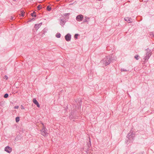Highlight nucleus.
Wrapping results in <instances>:
<instances>
[{
  "instance_id": "f257e3e1",
  "label": "nucleus",
  "mask_w": 154,
  "mask_h": 154,
  "mask_svg": "<svg viewBox=\"0 0 154 154\" xmlns=\"http://www.w3.org/2000/svg\"><path fill=\"white\" fill-rule=\"evenodd\" d=\"M112 56H107L105 57L101 61L105 64L106 66H107L112 62Z\"/></svg>"
},
{
  "instance_id": "f03ea898",
  "label": "nucleus",
  "mask_w": 154,
  "mask_h": 154,
  "mask_svg": "<svg viewBox=\"0 0 154 154\" xmlns=\"http://www.w3.org/2000/svg\"><path fill=\"white\" fill-rule=\"evenodd\" d=\"M69 14V13L65 14H64V16H66L63 19L60 20V24L61 26H63L66 22V20H67L69 19V16H67Z\"/></svg>"
},
{
  "instance_id": "7ed1b4c3",
  "label": "nucleus",
  "mask_w": 154,
  "mask_h": 154,
  "mask_svg": "<svg viewBox=\"0 0 154 154\" xmlns=\"http://www.w3.org/2000/svg\"><path fill=\"white\" fill-rule=\"evenodd\" d=\"M135 132H131L130 131V132L128 134L127 137L128 139L129 140H130L131 141H133L135 137Z\"/></svg>"
},
{
  "instance_id": "20e7f679",
  "label": "nucleus",
  "mask_w": 154,
  "mask_h": 154,
  "mask_svg": "<svg viewBox=\"0 0 154 154\" xmlns=\"http://www.w3.org/2000/svg\"><path fill=\"white\" fill-rule=\"evenodd\" d=\"M41 134L44 136H46L47 134H48L47 131V129L45 127L43 126L41 130Z\"/></svg>"
},
{
  "instance_id": "39448f33",
  "label": "nucleus",
  "mask_w": 154,
  "mask_h": 154,
  "mask_svg": "<svg viewBox=\"0 0 154 154\" xmlns=\"http://www.w3.org/2000/svg\"><path fill=\"white\" fill-rule=\"evenodd\" d=\"M83 19V16L82 14H79L76 17V20L78 21H81Z\"/></svg>"
},
{
  "instance_id": "423d86ee",
  "label": "nucleus",
  "mask_w": 154,
  "mask_h": 154,
  "mask_svg": "<svg viewBox=\"0 0 154 154\" xmlns=\"http://www.w3.org/2000/svg\"><path fill=\"white\" fill-rule=\"evenodd\" d=\"M65 39L67 41L69 42L71 40V35L69 33L67 34L65 36Z\"/></svg>"
},
{
  "instance_id": "0eeeda50",
  "label": "nucleus",
  "mask_w": 154,
  "mask_h": 154,
  "mask_svg": "<svg viewBox=\"0 0 154 154\" xmlns=\"http://www.w3.org/2000/svg\"><path fill=\"white\" fill-rule=\"evenodd\" d=\"M5 150L8 153H10L12 151V149L9 146H7L5 147Z\"/></svg>"
},
{
  "instance_id": "6e6552de",
  "label": "nucleus",
  "mask_w": 154,
  "mask_h": 154,
  "mask_svg": "<svg viewBox=\"0 0 154 154\" xmlns=\"http://www.w3.org/2000/svg\"><path fill=\"white\" fill-rule=\"evenodd\" d=\"M151 55V54L150 51L148 52L146 54V56L144 58L145 61L147 60Z\"/></svg>"
},
{
  "instance_id": "1a4fd4ad",
  "label": "nucleus",
  "mask_w": 154,
  "mask_h": 154,
  "mask_svg": "<svg viewBox=\"0 0 154 154\" xmlns=\"http://www.w3.org/2000/svg\"><path fill=\"white\" fill-rule=\"evenodd\" d=\"M33 103L36 105H37V106L38 108H39L40 107V105L39 104L38 102L36 100L35 98H34L33 100Z\"/></svg>"
},
{
  "instance_id": "9d476101",
  "label": "nucleus",
  "mask_w": 154,
  "mask_h": 154,
  "mask_svg": "<svg viewBox=\"0 0 154 154\" xmlns=\"http://www.w3.org/2000/svg\"><path fill=\"white\" fill-rule=\"evenodd\" d=\"M42 23L35 24V28L37 30L38 29L39 27L41 26Z\"/></svg>"
},
{
  "instance_id": "9b49d317",
  "label": "nucleus",
  "mask_w": 154,
  "mask_h": 154,
  "mask_svg": "<svg viewBox=\"0 0 154 154\" xmlns=\"http://www.w3.org/2000/svg\"><path fill=\"white\" fill-rule=\"evenodd\" d=\"M124 20L125 21L128 22L129 23H131L132 22L131 21V19L130 17H125L124 18Z\"/></svg>"
},
{
  "instance_id": "f8f14e48",
  "label": "nucleus",
  "mask_w": 154,
  "mask_h": 154,
  "mask_svg": "<svg viewBox=\"0 0 154 154\" xmlns=\"http://www.w3.org/2000/svg\"><path fill=\"white\" fill-rule=\"evenodd\" d=\"M20 13H21V14H20L21 16L22 17H24V14L25 13L24 11L23 10H21Z\"/></svg>"
},
{
  "instance_id": "ddd939ff",
  "label": "nucleus",
  "mask_w": 154,
  "mask_h": 154,
  "mask_svg": "<svg viewBox=\"0 0 154 154\" xmlns=\"http://www.w3.org/2000/svg\"><path fill=\"white\" fill-rule=\"evenodd\" d=\"M85 19H84L83 22V23H87L88 22V21L87 20L88 19H89L90 18L87 17H85Z\"/></svg>"
},
{
  "instance_id": "4468645a",
  "label": "nucleus",
  "mask_w": 154,
  "mask_h": 154,
  "mask_svg": "<svg viewBox=\"0 0 154 154\" xmlns=\"http://www.w3.org/2000/svg\"><path fill=\"white\" fill-rule=\"evenodd\" d=\"M35 14V11H34L32 13H31L30 15H31V16L32 17H36V15Z\"/></svg>"
},
{
  "instance_id": "2eb2a0df",
  "label": "nucleus",
  "mask_w": 154,
  "mask_h": 154,
  "mask_svg": "<svg viewBox=\"0 0 154 154\" xmlns=\"http://www.w3.org/2000/svg\"><path fill=\"white\" fill-rule=\"evenodd\" d=\"M61 35L59 33H57L56 35V36L57 38H59L60 37Z\"/></svg>"
},
{
  "instance_id": "dca6fc26",
  "label": "nucleus",
  "mask_w": 154,
  "mask_h": 154,
  "mask_svg": "<svg viewBox=\"0 0 154 154\" xmlns=\"http://www.w3.org/2000/svg\"><path fill=\"white\" fill-rule=\"evenodd\" d=\"M139 57H140L139 56V55H136L134 56V58L137 60H139Z\"/></svg>"
},
{
  "instance_id": "f3484780",
  "label": "nucleus",
  "mask_w": 154,
  "mask_h": 154,
  "mask_svg": "<svg viewBox=\"0 0 154 154\" xmlns=\"http://www.w3.org/2000/svg\"><path fill=\"white\" fill-rule=\"evenodd\" d=\"M47 9L48 11H50L51 9V8L50 6H48L47 7Z\"/></svg>"
},
{
  "instance_id": "a211bd4d",
  "label": "nucleus",
  "mask_w": 154,
  "mask_h": 154,
  "mask_svg": "<svg viewBox=\"0 0 154 154\" xmlns=\"http://www.w3.org/2000/svg\"><path fill=\"white\" fill-rule=\"evenodd\" d=\"M37 8L38 10H39L42 8V6L41 5H39L37 6Z\"/></svg>"
},
{
  "instance_id": "6ab92c4d",
  "label": "nucleus",
  "mask_w": 154,
  "mask_h": 154,
  "mask_svg": "<svg viewBox=\"0 0 154 154\" xmlns=\"http://www.w3.org/2000/svg\"><path fill=\"white\" fill-rule=\"evenodd\" d=\"M16 122H18L20 120V117H17L16 118Z\"/></svg>"
},
{
  "instance_id": "aec40b11",
  "label": "nucleus",
  "mask_w": 154,
  "mask_h": 154,
  "mask_svg": "<svg viewBox=\"0 0 154 154\" xmlns=\"http://www.w3.org/2000/svg\"><path fill=\"white\" fill-rule=\"evenodd\" d=\"M79 35V34H76L75 35H74V38L76 39H77L78 38V36Z\"/></svg>"
},
{
  "instance_id": "412c9836",
  "label": "nucleus",
  "mask_w": 154,
  "mask_h": 154,
  "mask_svg": "<svg viewBox=\"0 0 154 154\" xmlns=\"http://www.w3.org/2000/svg\"><path fill=\"white\" fill-rule=\"evenodd\" d=\"M9 95H8V94L6 93V94H5L4 96V97L5 98H7L8 97Z\"/></svg>"
},
{
  "instance_id": "4be33fe9",
  "label": "nucleus",
  "mask_w": 154,
  "mask_h": 154,
  "mask_svg": "<svg viewBox=\"0 0 154 154\" xmlns=\"http://www.w3.org/2000/svg\"><path fill=\"white\" fill-rule=\"evenodd\" d=\"M121 71L122 72V71L127 72V71H128V70H127L126 69H124V68L121 69Z\"/></svg>"
},
{
  "instance_id": "5701e85b",
  "label": "nucleus",
  "mask_w": 154,
  "mask_h": 154,
  "mask_svg": "<svg viewBox=\"0 0 154 154\" xmlns=\"http://www.w3.org/2000/svg\"><path fill=\"white\" fill-rule=\"evenodd\" d=\"M14 19H15V18H14V17H13V16L11 17L10 19L11 20H14Z\"/></svg>"
},
{
  "instance_id": "b1692460",
  "label": "nucleus",
  "mask_w": 154,
  "mask_h": 154,
  "mask_svg": "<svg viewBox=\"0 0 154 154\" xmlns=\"http://www.w3.org/2000/svg\"><path fill=\"white\" fill-rule=\"evenodd\" d=\"M18 108H19V106H16L14 107V109H18Z\"/></svg>"
},
{
  "instance_id": "393cba45",
  "label": "nucleus",
  "mask_w": 154,
  "mask_h": 154,
  "mask_svg": "<svg viewBox=\"0 0 154 154\" xmlns=\"http://www.w3.org/2000/svg\"><path fill=\"white\" fill-rule=\"evenodd\" d=\"M73 116L72 115H70L69 116V118L70 119H71V118H72V117H73Z\"/></svg>"
},
{
  "instance_id": "a878e982",
  "label": "nucleus",
  "mask_w": 154,
  "mask_h": 154,
  "mask_svg": "<svg viewBox=\"0 0 154 154\" xmlns=\"http://www.w3.org/2000/svg\"><path fill=\"white\" fill-rule=\"evenodd\" d=\"M5 78L6 79H8V77L7 75H5L4 76Z\"/></svg>"
},
{
  "instance_id": "bb28decb",
  "label": "nucleus",
  "mask_w": 154,
  "mask_h": 154,
  "mask_svg": "<svg viewBox=\"0 0 154 154\" xmlns=\"http://www.w3.org/2000/svg\"><path fill=\"white\" fill-rule=\"evenodd\" d=\"M21 109H24V108L22 105H21Z\"/></svg>"
},
{
  "instance_id": "cd10ccee",
  "label": "nucleus",
  "mask_w": 154,
  "mask_h": 154,
  "mask_svg": "<svg viewBox=\"0 0 154 154\" xmlns=\"http://www.w3.org/2000/svg\"><path fill=\"white\" fill-rule=\"evenodd\" d=\"M89 142H90L89 145H90V146H91V141H90V138H89Z\"/></svg>"
},
{
  "instance_id": "c85d7f7f",
  "label": "nucleus",
  "mask_w": 154,
  "mask_h": 154,
  "mask_svg": "<svg viewBox=\"0 0 154 154\" xmlns=\"http://www.w3.org/2000/svg\"><path fill=\"white\" fill-rule=\"evenodd\" d=\"M35 20V18H32L30 20V21H31L32 20Z\"/></svg>"
},
{
  "instance_id": "c756f323",
  "label": "nucleus",
  "mask_w": 154,
  "mask_h": 154,
  "mask_svg": "<svg viewBox=\"0 0 154 154\" xmlns=\"http://www.w3.org/2000/svg\"><path fill=\"white\" fill-rule=\"evenodd\" d=\"M151 35H152L153 36V37H154V33L152 32Z\"/></svg>"
},
{
  "instance_id": "7c9ffc66",
  "label": "nucleus",
  "mask_w": 154,
  "mask_h": 154,
  "mask_svg": "<svg viewBox=\"0 0 154 154\" xmlns=\"http://www.w3.org/2000/svg\"><path fill=\"white\" fill-rule=\"evenodd\" d=\"M60 0H57V1H60Z\"/></svg>"
},
{
  "instance_id": "2f4dec72",
  "label": "nucleus",
  "mask_w": 154,
  "mask_h": 154,
  "mask_svg": "<svg viewBox=\"0 0 154 154\" xmlns=\"http://www.w3.org/2000/svg\"><path fill=\"white\" fill-rule=\"evenodd\" d=\"M43 34H44V35L45 34V33H44Z\"/></svg>"
}]
</instances>
